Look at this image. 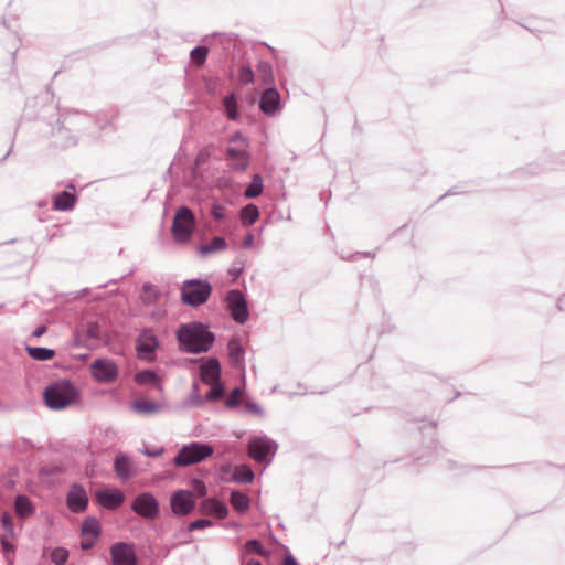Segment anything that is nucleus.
<instances>
[{"instance_id": "obj_1", "label": "nucleus", "mask_w": 565, "mask_h": 565, "mask_svg": "<svg viewBox=\"0 0 565 565\" xmlns=\"http://www.w3.org/2000/svg\"><path fill=\"white\" fill-rule=\"evenodd\" d=\"M177 339L182 351L198 354L207 352L215 337L203 323L191 322L179 327Z\"/></svg>"}, {"instance_id": "obj_2", "label": "nucleus", "mask_w": 565, "mask_h": 565, "mask_svg": "<svg viewBox=\"0 0 565 565\" xmlns=\"http://www.w3.org/2000/svg\"><path fill=\"white\" fill-rule=\"evenodd\" d=\"M44 402L51 409H63L79 398V392L70 380H57L43 393Z\"/></svg>"}, {"instance_id": "obj_3", "label": "nucleus", "mask_w": 565, "mask_h": 565, "mask_svg": "<svg viewBox=\"0 0 565 565\" xmlns=\"http://www.w3.org/2000/svg\"><path fill=\"white\" fill-rule=\"evenodd\" d=\"M230 143L232 146L226 149V160L230 167L235 171H245L250 161L247 139L237 131L231 136Z\"/></svg>"}, {"instance_id": "obj_4", "label": "nucleus", "mask_w": 565, "mask_h": 565, "mask_svg": "<svg viewBox=\"0 0 565 565\" xmlns=\"http://www.w3.org/2000/svg\"><path fill=\"white\" fill-rule=\"evenodd\" d=\"M181 300L190 307H199L205 303L211 296L212 286L204 279H189L182 282Z\"/></svg>"}, {"instance_id": "obj_5", "label": "nucleus", "mask_w": 565, "mask_h": 565, "mask_svg": "<svg viewBox=\"0 0 565 565\" xmlns=\"http://www.w3.org/2000/svg\"><path fill=\"white\" fill-rule=\"evenodd\" d=\"M214 454V448L210 444L192 441L183 445L173 459L177 467H186L199 463Z\"/></svg>"}, {"instance_id": "obj_6", "label": "nucleus", "mask_w": 565, "mask_h": 565, "mask_svg": "<svg viewBox=\"0 0 565 565\" xmlns=\"http://www.w3.org/2000/svg\"><path fill=\"white\" fill-rule=\"evenodd\" d=\"M195 217L188 206L179 207L173 216L171 233L173 241L179 244L188 243L193 234Z\"/></svg>"}, {"instance_id": "obj_7", "label": "nucleus", "mask_w": 565, "mask_h": 565, "mask_svg": "<svg viewBox=\"0 0 565 565\" xmlns=\"http://www.w3.org/2000/svg\"><path fill=\"white\" fill-rule=\"evenodd\" d=\"M131 510L147 520H153L159 515V503L150 492L138 494L131 502Z\"/></svg>"}, {"instance_id": "obj_8", "label": "nucleus", "mask_w": 565, "mask_h": 565, "mask_svg": "<svg viewBox=\"0 0 565 565\" xmlns=\"http://www.w3.org/2000/svg\"><path fill=\"white\" fill-rule=\"evenodd\" d=\"M118 366L107 358H99L92 362V377L99 383H111L118 377Z\"/></svg>"}, {"instance_id": "obj_9", "label": "nucleus", "mask_w": 565, "mask_h": 565, "mask_svg": "<svg viewBox=\"0 0 565 565\" xmlns=\"http://www.w3.org/2000/svg\"><path fill=\"white\" fill-rule=\"evenodd\" d=\"M248 455L256 462H264L268 455H274L277 449L276 443L263 436H254L249 439Z\"/></svg>"}, {"instance_id": "obj_10", "label": "nucleus", "mask_w": 565, "mask_h": 565, "mask_svg": "<svg viewBox=\"0 0 565 565\" xmlns=\"http://www.w3.org/2000/svg\"><path fill=\"white\" fill-rule=\"evenodd\" d=\"M159 347V340L153 329H143L137 338L136 350L140 359L154 360V352Z\"/></svg>"}, {"instance_id": "obj_11", "label": "nucleus", "mask_w": 565, "mask_h": 565, "mask_svg": "<svg viewBox=\"0 0 565 565\" xmlns=\"http://www.w3.org/2000/svg\"><path fill=\"white\" fill-rule=\"evenodd\" d=\"M111 565H138V557L131 544L116 542L109 547Z\"/></svg>"}, {"instance_id": "obj_12", "label": "nucleus", "mask_w": 565, "mask_h": 565, "mask_svg": "<svg viewBox=\"0 0 565 565\" xmlns=\"http://www.w3.org/2000/svg\"><path fill=\"white\" fill-rule=\"evenodd\" d=\"M226 301L232 318L238 323H245L249 317L246 299L238 289L230 290L226 295Z\"/></svg>"}, {"instance_id": "obj_13", "label": "nucleus", "mask_w": 565, "mask_h": 565, "mask_svg": "<svg viewBox=\"0 0 565 565\" xmlns=\"http://www.w3.org/2000/svg\"><path fill=\"white\" fill-rule=\"evenodd\" d=\"M170 507L173 514L184 516L192 512L195 501L190 491L178 490L170 498Z\"/></svg>"}, {"instance_id": "obj_14", "label": "nucleus", "mask_w": 565, "mask_h": 565, "mask_svg": "<svg viewBox=\"0 0 565 565\" xmlns=\"http://www.w3.org/2000/svg\"><path fill=\"white\" fill-rule=\"evenodd\" d=\"M66 503L73 513L83 512L88 504L85 489L81 484L74 483L67 492Z\"/></svg>"}, {"instance_id": "obj_15", "label": "nucleus", "mask_w": 565, "mask_h": 565, "mask_svg": "<svg viewBox=\"0 0 565 565\" xmlns=\"http://www.w3.org/2000/svg\"><path fill=\"white\" fill-rule=\"evenodd\" d=\"M260 110L269 116L275 115L280 109V95L274 87L266 88L259 99Z\"/></svg>"}, {"instance_id": "obj_16", "label": "nucleus", "mask_w": 565, "mask_h": 565, "mask_svg": "<svg viewBox=\"0 0 565 565\" xmlns=\"http://www.w3.org/2000/svg\"><path fill=\"white\" fill-rule=\"evenodd\" d=\"M200 377L205 384L221 381V364L216 358H210L201 365Z\"/></svg>"}, {"instance_id": "obj_17", "label": "nucleus", "mask_w": 565, "mask_h": 565, "mask_svg": "<svg viewBox=\"0 0 565 565\" xmlns=\"http://www.w3.org/2000/svg\"><path fill=\"white\" fill-rule=\"evenodd\" d=\"M125 500V494L122 491L115 490H106L97 492V501L98 503L109 510H115L122 504Z\"/></svg>"}, {"instance_id": "obj_18", "label": "nucleus", "mask_w": 565, "mask_h": 565, "mask_svg": "<svg viewBox=\"0 0 565 565\" xmlns=\"http://www.w3.org/2000/svg\"><path fill=\"white\" fill-rule=\"evenodd\" d=\"M228 349V358L232 365L239 370H245V351L241 345L239 341L236 339H231L227 343Z\"/></svg>"}, {"instance_id": "obj_19", "label": "nucleus", "mask_w": 565, "mask_h": 565, "mask_svg": "<svg viewBox=\"0 0 565 565\" xmlns=\"http://www.w3.org/2000/svg\"><path fill=\"white\" fill-rule=\"evenodd\" d=\"M201 509L204 513L213 514L218 519H225L228 514L226 504L217 498L205 499L201 504Z\"/></svg>"}, {"instance_id": "obj_20", "label": "nucleus", "mask_w": 565, "mask_h": 565, "mask_svg": "<svg viewBox=\"0 0 565 565\" xmlns=\"http://www.w3.org/2000/svg\"><path fill=\"white\" fill-rule=\"evenodd\" d=\"M84 342L88 348L98 345L104 340V330L97 322H89L84 331Z\"/></svg>"}, {"instance_id": "obj_21", "label": "nucleus", "mask_w": 565, "mask_h": 565, "mask_svg": "<svg viewBox=\"0 0 565 565\" xmlns=\"http://www.w3.org/2000/svg\"><path fill=\"white\" fill-rule=\"evenodd\" d=\"M76 202V195L68 191L56 194L53 199V209L56 211H71Z\"/></svg>"}, {"instance_id": "obj_22", "label": "nucleus", "mask_w": 565, "mask_h": 565, "mask_svg": "<svg viewBox=\"0 0 565 565\" xmlns=\"http://www.w3.org/2000/svg\"><path fill=\"white\" fill-rule=\"evenodd\" d=\"M14 511L18 518L25 519L34 512V508L26 495L19 494L14 500Z\"/></svg>"}, {"instance_id": "obj_23", "label": "nucleus", "mask_w": 565, "mask_h": 565, "mask_svg": "<svg viewBox=\"0 0 565 565\" xmlns=\"http://www.w3.org/2000/svg\"><path fill=\"white\" fill-rule=\"evenodd\" d=\"M226 246V241L221 236H216L210 244L200 245L196 250L200 256L205 257L210 254L224 250Z\"/></svg>"}, {"instance_id": "obj_24", "label": "nucleus", "mask_w": 565, "mask_h": 565, "mask_svg": "<svg viewBox=\"0 0 565 565\" xmlns=\"http://www.w3.org/2000/svg\"><path fill=\"white\" fill-rule=\"evenodd\" d=\"M114 469L121 480H127L132 475L129 458L125 455H119L116 457Z\"/></svg>"}, {"instance_id": "obj_25", "label": "nucleus", "mask_w": 565, "mask_h": 565, "mask_svg": "<svg viewBox=\"0 0 565 565\" xmlns=\"http://www.w3.org/2000/svg\"><path fill=\"white\" fill-rule=\"evenodd\" d=\"M230 502L238 513H245L250 505L248 495L237 490L231 492Z\"/></svg>"}, {"instance_id": "obj_26", "label": "nucleus", "mask_w": 565, "mask_h": 565, "mask_svg": "<svg viewBox=\"0 0 565 565\" xmlns=\"http://www.w3.org/2000/svg\"><path fill=\"white\" fill-rule=\"evenodd\" d=\"M131 408L140 414H154L161 408L160 404L153 401L137 399L131 403Z\"/></svg>"}, {"instance_id": "obj_27", "label": "nucleus", "mask_w": 565, "mask_h": 565, "mask_svg": "<svg viewBox=\"0 0 565 565\" xmlns=\"http://www.w3.org/2000/svg\"><path fill=\"white\" fill-rule=\"evenodd\" d=\"M100 534V525L97 519L87 518L82 524V535L97 540Z\"/></svg>"}, {"instance_id": "obj_28", "label": "nucleus", "mask_w": 565, "mask_h": 565, "mask_svg": "<svg viewBox=\"0 0 565 565\" xmlns=\"http://www.w3.org/2000/svg\"><path fill=\"white\" fill-rule=\"evenodd\" d=\"M223 106L225 108L226 117L230 120L238 119L237 102H236V97L233 93L226 95L223 98Z\"/></svg>"}, {"instance_id": "obj_29", "label": "nucleus", "mask_w": 565, "mask_h": 565, "mask_svg": "<svg viewBox=\"0 0 565 565\" xmlns=\"http://www.w3.org/2000/svg\"><path fill=\"white\" fill-rule=\"evenodd\" d=\"M29 355L36 361H47L55 355V351L42 347H26Z\"/></svg>"}, {"instance_id": "obj_30", "label": "nucleus", "mask_w": 565, "mask_h": 565, "mask_svg": "<svg viewBox=\"0 0 565 565\" xmlns=\"http://www.w3.org/2000/svg\"><path fill=\"white\" fill-rule=\"evenodd\" d=\"M233 479L238 483H249L254 479V472L248 466L241 465L235 467Z\"/></svg>"}, {"instance_id": "obj_31", "label": "nucleus", "mask_w": 565, "mask_h": 565, "mask_svg": "<svg viewBox=\"0 0 565 565\" xmlns=\"http://www.w3.org/2000/svg\"><path fill=\"white\" fill-rule=\"evenodd\" d=\"M263 191V179L259 174H255L252 181L244 191V195L248 199H254L260 195Z\"/></svg>"}, {"instance_id": "obj_32", "label": "nucleus", "mask_w": 565, "mask_h": 565, "mask_svg": "<svg viewBox=\"0 0 565 565\" xmlns=\"http://www.w3.org/2000/svg\"><path fill=\"white\" fill-rule=\"evenodd\" d=\"M257 72L264 85H271L274 83V73L270 63L264 61L259 62Z\"/></svg>"}, {"instance_id": "obj_33", "label": "nucleus", "mask_w": 565, "mask_h": 565, "mask_svg": "<svg viewBox=\"0 0 565 565\" xmlns=\"http://www.w3.org/2000/svg\"><path fill=\"white\" fill-rule=\"evenodd\" d=\"M135 381L138 383V384H153L156 386L159 385L158 383V376L157 374L151 371V370H143V371H140L138 373H136L135 375Z\"/></svg>"}, {"instance_id": "obj_34", "label": "nucleus", "mask_w": 565, "mask_h": 565, "mask_svg": "<svg viewBox=\"0 0 565 565\" xmlns=\"http://www.w3.org/2000/svg\"><path fill=\"white\" fill-rule=\"evenodd\" d=\"M207 54V47L199 45L192 49L190 52V57L195 65L201 66L205 63Z\"/></svg>"}, {"instance_id": "obj_35", "label": "nucleus", "mask_w": 565, "mask_h": 565, "mask_svg": "<svg viewBox=\"0 0 565 565\" xmlns=\"http://www.w3.org/2000/svg\"><path fill=\"white\" fill-rule=\"evenodd\" d=\"M259 215L258 209L249 204L242 210V220L247 224H253Z\"/></svg>"}, {"instance_id": "obj_36", "label": "nucleus", "mask_w": 565, "mask_h": 565, "mask_svg": "<svg viewBox=\"0 0 565 565\" xmlns=\"http://www.w3.org/2000/svg\"><path fill=\"white\" fill-rule=\"evenodd\" d=\"M68 558V551L64 547H55L51 552V561L55 565H63Z\"/></svg>"}, {"instance_id": "obj_37", "label": "nucleus", "mask_w": 565, "mask_h": 565, "mask_svg": "<svg viewBox=\"0 0 565 565\" xmlns=\"http://www.w3.org/2000/svg\"><path fill=\"white\" fill-rule=\"evenodd\" d=\"M212 387L211 390L206 393V399L207 401H218L220 398H222L223 394H224V388H223V385L221 383V381H217L216 383H213V384H210Z\"/></svg>"}, {"instance_id": "obj_38", "label": "nucleus", "mask_w": 565, "mask_h": 565, "mask_svg": "<svg viewBox=\"0 0 565 565\" xmlns=\"http://www.w3.org/2000/svg\"><path fill=\"white\" fill-rule=\"evenodd\" d=\"M245 548L247 552L256 553L258 555H266L267 551L257 539H250L246 542Z\"/></svg>"}, {"instance_id": "obj_39", "label": "nucleus", "mask_w": 565, "mask_h": 565, "mask_svg": "<svg viewBox=\"0 0 565 565\" xmlns=\"http://www.w3.org/2000/svg\"><path fill=\"white\" fill-rule=\"evenodd\" d=\"M1 526L7 535L14 536V525L12 522V516L9 512H4L1 516Z\"/></svg>"}, {"instance_id": "obj_40", "label": "nucleus", "mask_w": 565, "mask_h": 565, "mask_svg": "<svg viewBox=\"0 0 565 565\" xmlns=\"http://www.w3.org/2000/svg\"><path fill=\"white\" fill-rule=\"evenodd\" d=\"M238 79L243 84H250L254 82V72L249 66L243 65L238 70Z\"/></svg>"}, {"instance_id": "obj_41", "label": "nucleus", "mask_w": 565, "mask_h": 565, "mask_svg": "<svg viewBox=\"0 0 565 565\" xmlns=\"http://www.w3.org/2000/svg\"><path fill=\"white\" fill-rule=\"evenodd\" d=\"M213 525V522L209 519H199L188 525L189 531L202 530Z\"/></svg>"}, {"instance_id": "obj_42", "label": "nucleus", "mask_w": 565, "mask_h": 565, "mask_svg": "<svg viewBox=\"0 0 565 565\" xmlns=\"http://www.w3.org/2000/svg\"><path fill=\"white\" fill-rule=\"evenodd\" d=\"M241 394L242 392L238 387L234 388L226 399V405L231 408L237 406L239 403Z\"/></svg>"}, {"instance_id": "obj_43", "label": "nucleus", "mask_w": 565, "mask_h": 565, "mask_svg": "<svg viewBox=\"0 0 565 565\" xmlns=\"http://www.w3.org/2000/svg\"><path fill=\"white\" fill-rule=\"evenodd\" d=\"M0 543L4 552L13 551L14 548L13 544L9 542L7 534L0 536Z\"/></svg>"}, {"instance_id": "obj_44", "label": "nucleus", "mask_w": 565, "mask_h": 565, "mask_svg": "<svg viewBox=\"0 0 565 565\" xmlns=\"http://www.w3.org/2000/svg\"><path fill=\"white\" fill-rule=\"evenodd\" d=\"M142 454H145L148 457H152V458L159 457L163 454V448L159 447V448H153V449H145L142 451Z\"/></svg>"}, {"instance_id": "obj_45", "label": "nucleus", "mask_w": 565, "mask_h": 565, "mask_svg": "<svg viewBox=\"0 0 565 565\" xmlns=\"http://www.w3.org/2000/svg\"><path fill=\"white\" fill-rule=\"evenodd\" d=\"M97 540H94V539H86V540H83L81 542V548L84 550V551H88L90 548H93V546L95 545Z\"/></svg>"}, {"instance_id": "obj_46", "label": "nucleus", "mask_w": 565, "mask_h": 565, "mask_svg": "<svg viewBox=\"0 0 565 565\" xmlns=\"http://www.w3.org/2000/svg\"><path fill=\"white\" fill-rule=\"evenodd\" d=\"M212 214L216 220H221L224 217L223 207L221 205H213Z\"/></svg>"}, {"instance_id": "obj_47", "label": "nucleus", "mask_w": 565, "mask_h": 565, "mask_svg": "<svg viewBox=\"0 0 565 565\" xmlns=\"http://www.w3.org/2000/svg\"><path fill=\"white\" fill-rule=\"evenodd\" d=\"M282 565H299L292 554L287 553L284 557Z\"/></svg>"}, {"instance_id": "obj_48", "label": "nucleus", "mask_w": 565, "mask_h": 565, "mask_svg": "<svg viewBox=\"0 0 565 565\" xmlns=\"http://www.w3.org/2000/svg\"><path fill=\"white\" fill-rule=\"evenodd\" d=\"M46 332V327L44 326H39L33 332H32V335L34 338H40L42 337L44 333Z\"/></svg>"}, {"instance_id": "obj_49", "label": "nucleus", "mask_w": 565, "mask_h": 565, "mask_svg": "<svg viewBox=\"0 0 565 565\" xmlns=\"http://www.w3.org/2000/svg\"><path fill=\"white\" fill-rule=\"evenodd\" d=\"M247 408L250 409L252 412L256 413V414H262L260 406L255 404V403L247 404Z\"/></svg>"}, {"instance_id": "obj_50", "label": "nucleus", "mask_w": 565, "mask_h": 565, "mask_svg": "<svg viewBox=\"0 0 565 565\" xmlns=\"http://www.w3.org/2000/svg\"><path fill=\"white\" fill-rule=\"evenodd\" d=\"M253 241H254V236H253L252 234H248V235L245 237L244 242H243V246H244V247H248V246H250V245L253 244Z\"/></svg>"}, {"instance_id": "obj_51", "label": "nucleus", "mask_w": 565, "mask_h": 565, "mask_svg": "<svg viewBox=\"0 0 565 565\" xmlns=\"http://www.w3.org/2000/svg\"><path fill=\"white\" fill-rule=\"evenodd\" d=\"M76 142H77V141H76V139H75V138L70 137V138H67V139L64 141L63 146H65V147L74 146V145H76Z\"/></svg>"}, {"instance_id": "obj_52", "label": "nucleus", "mask_w": 565, "mask_h": 565, "mask_svg": "<svg viewBox=\"0 0 565 565\" xmlns=\"http://www.w3.org/2000/svg\"><path fill=\"white\" fill-rule=\"evenodd\" d=\"M65 128L64 126H61L58 129H57V135L61 137V138H64L65 137Z\"/></svg>"}, {"instance_id": "obj_53", "label": "nucleus", "mask_w": 565, "mask_h": 565, "mask_svg": "<svg viewBox=\"0 0 565 565\" xmlns=\"http://www.w3.org/2000/svg\"><path fill=\"white\" fill-rule=\"evenodd\" d=\"M247 565H262V563L256 558H250L248 559Z\"/></svg>"}, {"instance_id": "obj_54", "label": "nucleus", "mask_w": 565, "mask_h": 565, "mask_svg": "<svg viewBox=\"0 0 565 565\" xmlns=\"http://www.w3.org/2000/svg\"><path fill=\"white\" fill-rule=\"evenodd\" d=\"M66 122H67L68 125H72V124H73V118H67V119H66Z\"/></svg>"}]
</instances>
